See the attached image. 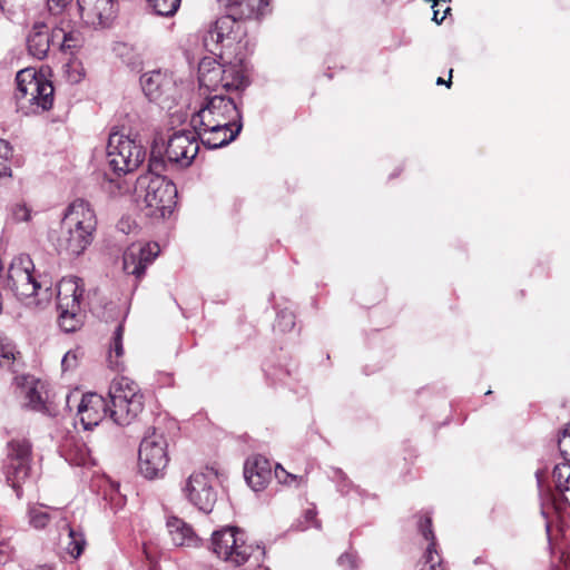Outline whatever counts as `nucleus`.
<instances>
[{
    "label": "nucleus",
    "instance_id": "1",
    "mask_svg": "<svg viewBox=\"0 0 570 570\" xmlns=\"http://www.w3.org/2000/svg\"><path fill=\"white\" fill-rule=\"evenodd\" d=\"M166 166L161 148L154 145L148 163L149 173L137 180L138 197L141 198L145 214L155 219L169 216L176 205L177 188L161 175Z\"/></svg>",
    "mask_w": 570,
    "mask_h": 570
},
{
    "label": "nucleus",
    "instance_id": "2",
    "mask_svg": "<svg viewBox=\"0 0 570 570\" xmlns=\"http://www.w3.org/2000/svg\"><path fill=\"white\" fill-rule=\"evenodd\" d=\"M97 218L90 204L76 199L66 209L58 237L52 240L56 250L67 258L83 254L94 240Z\"/></svg>",
    "mask_w": 570,
    "mask_h": 570
},
{
    "label": "nucleus",
    "instance_id": "3",
    "mask_svg": "<svg viewBox=\"0 0 570 570\" xmlns=\"http://www.w3.org/2000/svg\"><path fill=\"white\" fill-rule=\"evenodd\" d=\"M227 13L219 17L214 26L204 37L205 46L213 51L214 46L222 45L232 47L239 43L245 35L244 20L257 16H263L266 7H261V0H247L243 4H224Z\"/></svg>",
    "mask_w": 570,
    "mask_h": 570
},
{
    "label": "nucleus",
    "instance_id": "4",
    "mask_svg": "<svg viewBox=\"0 0 570 570\" xmlns=\"http://www.w3.org/2000/svg\"><path fill=\"white\" fill-rule=\"evenodd\" d=\"M109 417L118 425H129L144 409V395L136 382L126 376L115 377L108 391Z\"/></svg>",
    "mask_w": 570,
    "mask_h": 570
},
{
    "label": "nucleus",
    "instance_id": "5",
    "mask_svg": "<svg viewBox=\"0 0 570 570\" xmlns=\"http://www.w3.org/2000/svg\"><path fill=\"white\" fill-rule=\"evenodd\" d=\"M242 122V114L234 100L222 94L206 98V102L190 119L193 128L205 126L210 132H220L225 126H236Z\"/></svg>",
    "mask_w": 570,
    "mask_h": 570
},
{
    "label": "nucleus",
    "instance_id": "6",
    "mask_svg": "<svg viewBox=\"0 0 570 570\" xmlns=\"http://www.w3.org/2000/svg\"><path fill=\"white\" fill-rule=\"evenodd\" d=\"M83 293V282L77 276L63 277L58 284V323L66 333L77 331L82 324L80 302Z\"/></svg>",
    "mask_w": 570,
    "mask_h": 570
},
{
    "label": "nucleus",
    "instance_id": "7",
    "mask_svg": "<svg viewBox=\"0 0 570 570\" xmlns=\"http://www.w3.org/2000/svg\"><path fill=\"white\" fill-rule=\"evenodd\" d=\"M168 462V442L165 434L155 428L148 430L138 451L140 473L149 480L163 478Z\"/></svg>",
    "mask_w": 570,
    "mask_h": 570
},
{
    "label": "nucleus",
    "instance_id": "8",
    "mask_svg": "<svg viewBox=\"0 0 570 570\" xmlns=\"http://www.w3.org/2000/svg\"><path fill=\"white\" fill-rule=\"evenodd\" d=\"M210 550L223 561L239 567L248 561L255 548L247 543L242 529L226 525L213 532Z\"/></svg>",
    "mask_w": 570,
    "mask_h": 570
},
{
    "label": "nucleus",
    "instance_id": "9",
    "mask_svg": "<svg viewBox=\"0 0 570 570\" xmlns=\"http://www.w3.org/2000/svg\"><path fill=\"white\" fill-rule=\"evenodd\" d=\"M146 151L135 139L120 132L109 135L106 159L109 168L117 175L134 171L144 161Z\"/></svg>",
    "mask_w": 570,
    "mask_h": 570
},
{
    "label": "nucleus",
    "instance_id": "10",
    "mask_svg": "<svg viewBox=\"0 0 570 570\" xmlns=\"http://www.w3.org/2000/svg\"><path fill=\"white\" fill-rule=\"evenodd\" d=\"M17 91L16 99L20 106L23 101L36 106L33 111L49 110L53 104V86L43 77H38L31 68L20 70L16 76Z\"/></svg>",
    "mask_w": 570,
    "mask_h": 570
},
{
    "label": "nucleus",
    "instance_id": "11",
    "mask_svg": "<svg viewBox=\"0 0 570 570\" xmlns=\"http://www.w3.org/2000/svg\"><path fill=\"white\" fill-rule=\"evenodd\" d=\"M217 479L218 472L214 468H206L193 473L183 488L188 501L204 513L212 512L217 501V492L214 489Z\"/></svg>",
    "mask_w": 570,
    "mask_h": 570
},
{
    "label": "nucleus",
    "instance_id": "12",
    "mask_svg": "<svg viewBox=\"0 0 570 570\" xmlns=\"http://www.w3.org/2000/svg\"><path fill=\"white\" fill-rule=\"evenodd\" d=\"M7 449L6 479L20 498V484L30 472L31 443L27 439H13L8 442Z\"/></svg>",
    "mask_w": 570,
    "mask_h": 570
},
{
    "label": "nucleus",
    "instance_id": "13",
    "mask_svg": "<svg viewBox=\"0 0 570 570\" xmlns=\"http://www.w3.org/2000/svg\"><path fill=\"white\" fill-rule=\"evenodd\" d=\"M33 269V263L28 256L18 257L10 264L6 284L20 301L37 295L45 285L43 282L36 278Z\"/></svg>",
    "mask_w": 570,
    "mask_h": 570
},
{
    "label": "nucleus",
    "instance_id": "14",
    "mask_svg": "<svg viewBox=\"0 0 570 570\" xmlns=\"http://www.w3.org/2000/svg\"><path fill=\"white\" fill-rule=\"evenodd\" d=\"M140 85L146 97L161 108H171L177 98L176 81L161 70H153L140 77Z\"/></svg>",
    "mask_w": 570,
    "mask_h": 570
},
{
    "label": "nucleus",
    "instance_id": "15",
    "mask_svg": "<svg viewBox=\"0 0 570 570\" xmlns=\"http://www.w3.org/2000/svg\"><path fill=\"white\" fill-rule=\"evenodd\" d=\"M197 131L180 130L174 132L167 142L165 161L188 167L198 154Z\"/></svg>",
    "mask_w": 570,
    "mask_h": 570
},
{
    "label": "nucleus",
    "instance_id": "16",
    "mask_svg": "<svg viewBox=\"0 0 570 570\" xmlns=\"http://www.w3.org/2000/svg\"><path fill=\"white\" fill-rule=\"evenodd\" d=\"M159 253L157 243H132L122 254V269L127 275H132L140 281Z\"/></svg>",
    "mask_w": 570,
    "mask_h": 570
},
{
    "label": "nucleus",
    "instance_id": "17",
    "mask_svg": "<svg viewBox=\"0 0 570 570\" xmlns=\"http://www.w3.org/2000/svg\"><path fill=\"white\" fill-rule=\"evenodd\" d=\"M82 20L94 28H108L116 18L112 0H77Z\"/></svg>",
    "mask_w": 570,
    "mask_h": 570
},
{
    "label": "nucleus",
    "instance_id": "18",
    "mask_svg": "<svg viewBox=\"0 0 570 570\" xmlns=\"http://www.w3.org/2000/svg\"><path fill=\"white\" fill-rule=\"evenodd\" d=\"M107 407V401L101 395L96 393L82 395L77 410L83 428L90 430L98 425L104 416H109V411L106 410Z\"/></svg>",
    "mask_w": 570,
    "mask_h": 570
},
{
    "label": "nucleus",
    "instance_id": "19",
    "mask_svg": "<svg viewBox=\"0 0 570 570\" xmlns=\"http://www.w3.org/2000/svg\"><path fill=\"white\" fill-rule=\"evenodd\" d=\"M56 42L55 29L50 30L45 22H36L27 36V50L33 58L42 60Z\"/></svg>",
    "mask_w": 570,
    "mask_h": 570
},
{
    "label": "nucleus",
    "instance_id": "20",
    "mask_svg": "<svg viewBox=\"0 0 570 570\" xmlns=\"http://www.w3.org/2000/svg\"><path fill=\"white\" fill-rule=\"evenodd\" d=\"M244 476L254 491H259L272 479V463L263 455H255L246 461Z\"/></svg>",
    "mask_w": 570,
    "mask_h": 570
},
{
    "label": "nucleus",
    "instance_id": "21",
    "mask_svg": "<svg viewBox=\"0 0 570 570\" xmlns=\"http://www.w3.org/2000/svg\"><path fill=\"white\" fill-rule=\"evenodd\" d=\"M242 122L236 126H225L220 132H210V129L202 126L199 128H193L197 131V136L202 144L208 149H217L227 146L239 135L242 130Z\"/></svg>",
    "mask_w": 570,
    "mask_h": 570
},
{
    "label": "nucleus",
    "instance_id": "22",
    "mask_svg": "<svg viewBox=\"0 0 570 570\" xmlns=\"http://www.w3.org/2000/svg\"><path fill=\"white\" fill-rule=\"evenodd\" d=\"M419 530L424 539L430 541L424 556L425 561L420 570H444L442 561L439 558L438 551L435 549V535L432 530V520L430 517L425 515L420 519Z\"/></svg>",
    "mask_w": 570,
    "mask_h": 570
},
{
    "label": "nucleus",
    "instance_id": "23",
    "mask_svg": "<svg viewBox=\"0 0 570 570\" xmlns=\"http://www.w3.org/2000/svg\"><path fill=\"white\" fill-rule=\"evenodd\" d=\"M224 72L223 65L204 59L198 67L199 86L209 91H217L219 88L223 89Z\"/></svg>",
    "mask_w": 570,
    "mask_h": 570
},
{
    "label": "nucleus",
    "instance_id": "24",
    "mask_svg": "<svg viewBox=\"0 0 570 570\" xmlns=\"http://www.w3.org/2000/svg\"><path fill=\"white\" fill-rule=\"evenodd\" d=\"M43 389L45 384L35 380L33 377H26L24 384L22 386V392L26 399V405L38 412H43L47 410L46 400L43 399Z\"/></svg>",
    "mask_w": 570,
    "mask_h": 570
},
{
    "label": "nucleus",
    "instance_id": "25",
    "mask_svg": "<svg viewBox=\"0 0 570 570\" xmlns=\"http://www.w3.org/2000/svg\"><path fill=\"white\" fill-rule=\"evenodd\" d=\"M168 532L175 546H194L196 543L195 533L189 524L181 519L171 517L167 520Z\"/></svg>",
    "mask_w": 570,
    "mask_h": 570
},
{
    "label": "nucleus",
    "instance_id": "26",
    "mask_svg": "<svg viewBox=\"0 0 570 570\" xmlns=\"http://www.w3.org/2000/svg\"><path fill=\"white\" fill-rule=\"evenodd\" d=\"M552 478L557 492L561 495L562 500L570 505V464H557L552 471Z\"/></svg>",
    "mask_w": 570,
    "mask_h": 570
},
{
    "label": "nucleus",
    "instance_id": "27",
    "mask_svg": "<svg viewBox=\"0 0 570 570\" xmlns=\"http://www.w3.org/2000/svg\"><path fill=\"white\" fill-rule=\"evenodd\" d=\"M61 511L45 504H32L28 508L29 522L35 529H43L53 514H60Z\"/></svg>",
    "mask_w": 570,
    "mask_h": 570
},
{
    "label": "nucleus",
    "instance_id": "28",
    "mask_svg": "<svg viewBox=\"0 0 570 570\" xmlns=\"http://www.w3.org/2000/svg\"><path fill=\"white\" fill-rule=\"evenodd\" d=\"M122 336L124 325L118 324L111 338L110 351L108 356L109 367L117 371L120 370L122 365L120 361L124 354Z\"/></svg>",
    "mask_w": 570,
    "mask_h": 570
},
{
    "label": "nucleus",
    "instance_id": "29",
    "mask_svg": "<svg viewBox=\"0 0 570 570\" xmlns=\"http://www.w3.org/2000/svg\"><path fill=\"white\" fill-rule=\"evenodd\" d=\"M224 82L223 89L225 90H239L247 86L246 77L243 70L237 66L224 67Z\"/></svg>",
    "mask_w": 570,
    "mask_h": 570
},
{
    "label": "nucleus",
    "instance_id": "30",
    "mask_svg": "<svg viewBox=\"0 0 570 570\" xmlns=\"http://www.w3.org/2000/svg\"><path fill=\"white\" fill-rule=\"evenodd\" d=\"M56 40L61 51L76 49L82 45V36L79 31H66L63 28H55Z\"/></svg>",
    "mask_w": 570,
    "mask_h": 570
},
{
    "label": "nucleus",
    "instance_id": "31",
    "mask_svg": "<svg viewBox=\"0 0 570 570\" xmlns=\"http://www.w3.org/2000/svg\"><path fill=\"white\" fill-rule=\"evenodd\" d=\"M66 460L78 466H85L91 462L89 451L83 442H75L73 448L66 451Z\"/></svg>",
    "mask_w": 570,
    "mask_h": 570
},
{
    "label": "nucleus",
    "instance_id": "32",
    "mask_svg": "<svg viewBox=\"0 0 570 570\" xmlns=\"http://www.w3.org/2000/svg\"><path fill=\"white\" fill-rule=\"evenodd\" d=\"M68 529V543H67V552L75 559H77L83 551L86 546V539L82 532L75 530L73 528L66 524Z\"/></svg>",
    "mask_w": 570,
    "mask_h": 570
},
{
    "label": "nucleus",
    "instance_id": "33",
    "mask_svg": "<svg viewBox=\"0 0 570 570\" xmlns=\"http://www.w3.org/2000/svg\"><path fill=\"white\" fill-rule=\"evenodd\" d=\"M159 16L170 17L177 12L181 0H147Z\"/></svg>",
    "mask_w": 570,
    "mask_h": 570
},
{
    "label": "nucleus",
    "instance_id": "34",
    "mask_svg": "<svg viewBox=\"0 0 570 570\" xmlns=\"http://www.w3.org/2000/svg\"><path fill=\"white\" fill-rule=\"evenodd\" d=\"M295 326V315L293 314V312L288 311V309H282L281 312L277 313V318H276V323L274 325V328L282 332V333H286L291 330H293Z\"/></svg>",
    "mask_w": 570,
    "mask_h": 570
},
{
    "label": "nucleus",
    "instance_id": "35",
    "mask_svg": "<svg viewBox=\"0 0 570 570\" xmlns=\"http://www.w3.org/2000/svg\"><path fill=\"white\" fill-rule=\"evenodd\" d=\"M316 510L315 508H309L304 512L303 519H298L294 524L295 529L298 531H305L311 527H315L317 529L321 528V522L316 519Z\"/></svg>",
    "mask_w": 570,
    "mask_h": 570
},
{
    "label": "nucleus",
    "instance_id": "36",
    "mask_svg": "<svg viewBox=\"0 0 570 570\" xmlns=\"http://www.w3.org/2000/svg\"><path fill=\"white\" fill-rule=\"evenodd\" d=\"M11 216L14 222H28L31 218V212L24 204H14L11 207Z\"/></svg>",
    "mask_w": 570,
    "mask_h": 570
},
{
    "label": "nucleus",
    "instance_id": "37",
    "mask_svg": "<svg viewBox=\"0 0 570 570\" xmlns=\"http://www.w3.org/2000/svg\"><path fill=\"white\" fill-rule=\"evenodd\" d=\"M274 474L278 482L283 484H292L297 480V476L295 474L288 473L279 464H276Z\"/></svg>",
    "mask_w": 570,
    "mask_h": 570
},
{
    "label": "nucleus",
    "instance_id": "38",
    "mask_svg": "<svg viewBox=\"0 0 570 570\" xmlns=\"http://www.w3.org/2000/svg\"><path fill=\"white\" fill-rule=\"evenodd\" d=\"M78 364V352L68 351L61 360V367L63 371L72 370Z\"/></svg>",
    "mask_w": 570,
    "mask_h": 570
},
{
    "label": "nucleus",
    "instance_id": "39",
    "mask_svg": "<svg viewBox=\"0 0 570 570\" xmlns=\"http://www.w3.org/2000/svg\"><path fill=\"white\" fill-rule=\"evenodd\" d=\"M71 0H48L47 6L52 14H58L70 3Z\"/></svg>",
    "mask_w": 570,
    "mask_h": 570
},
{
    "label": "nucleus",
    "instance_id": "40",
    "mask_svg": "<svg viewBox=\"0 0 570 570\" xmlns=\"http://www.w3.org/2000/svg\"><path fill=\"white\" fill-rule=\"evenodd\" d=\"M11 157H12V147L10 146V144L7 140L0 139V160L1 161L10 160Z\"/></svg>",
    "mask_w": 570,
    "mask_h": 570
},
{
    "label": "nucleus",
    "instance_id": "41",
    "mask_svg": "<svg viewBox=\"0 0 570 570\" xmlns=\"http://www.w3.org/2000/svg\"><path fill=\"white\" fill-rule=\"evenodd\" d=\"M433 9V20L436 22V23H441L445 17H446V13L451 10L450 7H445L442 14H441V11L439 9V7L436 8H432Z\"/></svg>",
    "mask_w": 570,
    "mask_h": 570
},
{
    "label": "nucleus",
    "instance_id": "42",
    "mask_svg": "<svg viewBox=\"0 0 570 570\" xmlns=\"http://www.w3.org/2000/svg\"><path fill=\"white\" fill-rule=\"evenodd\" d=\"M131 50V48L125 43V42H117L115 46H114V51L116 52V55L122 57L125 53L129 52Z\"/></svg>",
    "mask_w": 570,
    "mask_h": 570
},
{
    "label": "nucleus",
    "instance_id": "43",
    "mask_svg": "<svg viewBox=\"0 0 570 570\" xmlns=\"http://www.w3.org/2000/svg\"><path fill=\"white\" fill-rule=\"evenodd\" d=\"M10 160L1 161L0 160V178L11 177V167Z\"/></svg>",
    "mask_w": 570,
    "mask_h": 570
},
{
    "label": "nucleus",
    "instance_id": "44",
    "mask_svg": "<svg viewBox=\"0 0 570 570\" xmlns=\"http://www.w3.org/2000/svg\"><path fill=\"white\" fill-rule=\"evenodd\" d=\"M218 2L223 3V4H244L247 3V0H217ZM268 6V0H261V7H267Z\"/></svg>",
    "mask_w": 570,
    "mask_h": 570
},
{
    "label": "nucleus",
    "instance_id": "45",
    "mask_svg": "<svg viewBox=\"0 0 570 570\" xmlns=\"http://www.w3.org/2000/svg\"><path fill=\"white\" fill-rule=\"evenodd\" d=\"M338 562L343 566L345 563L351 564V568H353V559L350 554H342L338 559Z\"/></svg>",
    "mask_w": 570,
    "mask_h": 570
},
{
    "label": "nucleus",
    "instance_id": "46",
    "mask_svg": "<svg viewBox=\"0 0 570 570\" xmlns=\"http://www.w3.org/2000/svg\"><path fill=\"white\" fill-rule=\"evenodd\" d=\"M450 77H452V69L450 70ZM443 83H445L448 87H450L452 83L451 78H449V80L445 81L443 78L439 77L436 80V85H443Z\"/></svg>",
    "mask_w": 570,
    "mask_h": 570
},
{
    "label": "nucleus",
    "instance_id": "47",
    "mask_svg": "<svg viewBox=\"0 0 570 570\" xmlns=\"http://www.w3.org/2000/svg\"><path fill=\"white\" fill-rule=\"evenodd\" d=\"M562 438H566L567 435H570V424L568 428L563 429L561 432Z\"/></svg>",
    "mask_w": 570,
    "mask_h": 570
},
{
    "label": "nucleus",
    "instance_id": "48",
    "mask_svg": "<svg viewBox=\"0 0 570 570\" xmlns=\"http://www.w3.org/2000/svg\"><path fill=\"white\" fill-rule=\"evenodd\" d=\"M7 556L4 554L3 551L0 550V563H6L7 562Z\"/></svg>",
    "mask_w": 570,
    "mask_h": 570
},
{
    "label": "nucleus",
    "instance_id": "49",
    "mask_svg": "<svg viewBox=\"0 0 570 570\" xmlns=\"http://www.w3.org/2000/svg\"><path fill=\"white\" fill-rule=\"evenodd\" d=\"M2 356L6 357V358H9V354L8 353H3Z\"/></svg>",
    "mask_w": 570,
    "mask_h": 570
},
{
    "label": "nucleus",
    "instance_id": "50",
    "mask_svg": "<svg viewBox=\"0 0 570 570\" xmlns=\"http://www.w3.org/2000/svg\"><path fill=\"white\" fill-rule=\"evenodd\" d=\"M43 569L45 570H51V568L49 566H45Z\"/></svg>",
    "mask_w": 570,
    "mask_h": 570
},
{
    "label": "nucleus",
    "instance_id": "51",
    "mask_svg": "<svg viewBox=\"0 0 570 570\" xmlns=\"http://www.w3.org/2000/svg\"><path fill=\"white\" fill-rule=\"evenodd\" d=\"M259 570H271L269 568L262 567Z\"/></svg>",
    "mask_w": 570,
    "mask_h": 570
},
{
    "label": "nucleus",
    "instance_id": "52",
    "mask_svg": "<svg viewBox=\"0 0 570 570\" xmlns=\"http://www.w3.org/2000/svg\"><path fill=\"white\" fill-rule=\"evenodd\" d=\"M337 473H338L341 476H343V475H344V474H343V472H342V471H340V470L337 471Z\"/></svg>",
    "mask_w": 570,
    "mask_h": 570
},
{
    "label": "nucleus",
    "instance_id": "53",
    "mask_svg": "<svg viewBox=\"0 0 570 570\" xmlns=\"http://www.w3.org/2000/svg\"><path fill=\"white\" fill-rule=\"evenodd\" d=\"M552 570H558V569H552Z\"/></svg>",
    "mask_w": 570,
    "mask_h": 570
}]
</instances>
